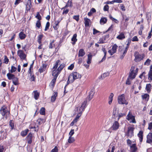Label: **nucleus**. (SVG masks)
<instances>
[{
    "mask_svg": "<svg viewBox=\"0 0 152 152\" xmlns=\"http://www.w3.org/2000/svg\"><path fill=\"white\" fill-rule=\"evenodd\" d=\"M120 127V124L117 121H115L113 123L110 129L112 130L116 131Z\"/></svg>",
    "mask_w": 152,
    "mask_h": 152,
    "instance_id": "nucleus-9",
    "label": "nucleus"
},
{
    "mask_svg": "<svg viewBox=\"0 0 152 152\" xmlns=\"http://www.w3.org/2000/svg\"><path fill=\"white\" fill-rule=\"evenodd\" d=\"M35 17L38 19V20H39L42 19L41 16L40 15L39 12H37V15L35 16Z\"/></svg>",
    "mask_w": 152,
    "mask_h": 152,
    "instance_id": "nucleus-53",
    "label": "nucleus"
},
{
    "mask_svg": "<svg viewBox=\"0 0 152 152\" xmlns=\"http://www.w3.org/2000/svg\"><path fill=\"white\" fill-rule=\"evenodd\" d=\"M151 86L150 83L147 84L145 89L148 93H149L151 91Z\"/></svg>",
    "mask_w": 152,
    "mask_h": 152,
    "instance_id": "nucleus-34",
    "label": "nucleus"
},
{
    "mask_svg": "<svg viewBox=\"0 0 152 152\" xmlns=\"http://www.w3.org/2000/svg\"><path fill=\"white\" fill-rule=\"evenodd\" d=\"M118 47V46L116 44H115L112 47V49L108 51V52L111 56L112 55L116 53Z\"/></svg>",
    "mask_w": 152,
    "mask_h": 152,
    "instance_id": "nucleus-10",
    "label": "nucleus"
},
{
    "mask_svg": "<svg viewBox=\"0 0 152 152\" xmlns=\"http://www.w3.org/2000/svg\"><path fill=\"white\" fill-rule=\"evenodd\" d=\"M81 77V75L76 72H73L71 73L69 77L67 83H72L74 81L77 79L80 78Z\"/></svg>",
    "mask_w": 152,
    "mask_h": 152,
    "instance_id": "nucleus-1",
    "label": "nucleus"
},
{
    "mask_svg": "<svg viewBox=\"0 0 152 152\" xmlns=\"http://www.w3.org/2000/svg\"><path fill=\"white\" fill-rule=\"evenodd\" d=\"M148 79L150 80H152V70H150L148 73Z\"/></svg>",
    "mask_w": 152,
    "mask_h": 152,
    "instance_id": "nucleus-44",
    "label": "nucleus"
},
{
    "mask_svg": "<svg viewBox=\"0 0 152 152\" xmlns=\"http://www.w3.org/2000/svg\"><path fill=\"white\" fill-rule=\"evenodd\" d=\"M85 54V52L83 49H80L79 51L78 56L83 57Z\"/></svg>",
    "mask_w": 152,
    "mask_h": 152,
    "instance_id": "nucleus-22",
    "label": "nucleus"
},
{
    "mask_svg": "<svg viewBox=\"0 0 152 152\" xmlns=\"http://www.w3.org/2000/svg\"><path fill=\"white\" fill-rule=\"evenodd\" d=\"M31 4H30L29 3H27L26 5V9L27 10H29L31 8L30 5Z\"/></svg>",
    "mask_w": 152,
    "mask_h": 152,
    "instance_id": "nucleus-60",
    "label": "nucleus"
},
{
    "mask_svg": "<svg viewBox=\"0 0 152 152\" xmlns=\"http://www.w3.org/2000/svg\"><path fill=\"white\" fill-rule=\"evenodd\" d=\"M17 70V68L15 66H12L11 67V69L10 70V72L11 73H12L15 72Z\"/></svg>",
    "mask_w": 152,
    "mask_h": 152,
    "instance_id": "nucleus-49",
    "label": "nucleus"
},
{
    "mask_svg": "<svg viewBox=\"0 0 152 152\" xmlns=\"http://www.w3.org/2000/svg\"><path fill=\"white\" fill-rule=\"evenodd\" d=\"M134 128L132 127H129L128 130V136L129 137H131L134 135Z\"/></svg>",
    "mask_w": 152,
    "mask_h": 152,
    "instance_id": "nucleus-11",
    "label": "nucleus"
},
{
    "mask_svg": "<svg viewBox=\"0 0 152 152\" xmlns=\"http://www.w3.org/2000/svg\"><path fill=\"white\" fill-rule=\"evenodd\" d=\"M40 113L41 115H45V109L44 107H42L41 108Z\"/></svg>",
    "mask_w": 152,
    "mask_h": 152,
    "instance_id": "nucleus-45",
    "label": "nucleus"
},
{
    "mask_svg": "<svg viewBox=\"0 0 152 152\" xmlns=\"http://www.w3.org/2000/svg\"><path fill=\"white\" fill-rule=\"evenodd\" d=\"M102 50L103 51L104 54V57H103L102 60L99 62L100 63L102 62L103 61H104L106 59V56L107 52L106 50L104 48H102Z\"/></svg>",
    "mask_w": 152,
    "mask_h": 152,
    "instance_id": "nucleus-17",
    "label": "nucleus"
},
{
    "mask_svg": "<svg viewBox=\"0 0 152 152\" xmlns=\"http://www.w3.org/2000/svg\"><path fill=\"white\" fill-rule=\"evenodd\" d=\"M130 80H131L130 78L128 77L126 81V84H127V85L130 84L131 82V81H130Z\"/></svg>",
    "mask_w": 152,
    "mask_h": 152,
    "instance_id": "nucleus-63",
    "label": "nucleus"
},
{
    "mask_svg": "<svg viewBox=\"0 0 152 152\" xmlns=\"http://www.w3.org/2000/svg\"><path fill=\"white\" fill-rule=\"evenodd\" d=\"M109 9V7L108 5H106L104 7L103 10L104 11H108Z\"/></svg>",
    "mask_w": 152,
    "mask_h": 152,
    "instance_id": "nucleus-55",
    "label": "nucleus"
},
{
    "mask_svg": "<svg viewBox=\"0 0 152 152\" xmlns=\"http://www.w3.org/2000/svg\"><path fill=\"white\" fill-rule=\"evenodd\" d=\"M114 94L113 93H111L109 97L108 103L109 104H111L113 99V97L114 96Z\"/></svg>",
    "mask_w": 152,
    "mask_h": 152,
    "instance_id": "nucleus-19",
    "label": "nucleus"
},
{
    "mask_svg": "<svg viewBox=\"0 0 152 152\" xmlns=\"http://www.w3.org/2000/svg\"><path fill=\"white\" fill-rule=\"evenodd\" d=\"M17 54L21 59L26 60V56L22 50H18L17 52Z\"/></svg>",
    "mask_w": 152,
    "mask_h": 152,
    "instance_id": "nucleus-5",
    "label": "nucleus"
},
{
    "mask_svg": "<svg viewBox=\"0 0 152 152\" xmlns=\"http://www.w3.org/2000/svg\"><path fill=\"white\" fill-rule=\"evenodd\" d=\"M47 66V65L44 64H42V65L40 67L39 69V72L40 73H42L45 71Z\"/></svg>",
    "mask_w": 152,
    "mask_h": 152,
    "instance_id": "nucleus-13",
    "label": "nucleus"
},
{
    "mask_svg": "<svg viewBox=\"0 0 152 152\" xmlns=\"http://www.w3.org/2000/svg\"><path fill=\"white\" fill-rule=\"evenodd\" d=\"M148 125V129L151 130L152 129V122H150Z\"/></svg>",
    "mask_w": 152,
    "mask_h": 152,
    "instance_id": "nucleus-61",
    "label": "nucleus"
},
{
    "mask_svg": "<svg viewBox=\"0 0 152 152\" xmlns=\"http://www.w3.org/2000/svg\"><path fill=\"white\" fill-rule=\"evenodd\" d=\"M28 131V129H26L22 131L21 133V135L23 137H25L27 134Z\"/></svg>",
    "mask_w": 152,
    "mask_h": 152,
    "instance_id": "nucleus-32",
    "label": "nucleus"
},
{
    "mask_svg": "<svg viewBox=\"0 0 152 152\" xmlns=\"http://www.w3.org/2000/svg\"><path fill=\"white\" fill-rule=\"evenodd\" d=\"M118 104H128V102L126 100L125 97V95L124 94L119 95L118 98Z\"/></svg>",
    "mask_w": 152,
    "mask_h": 152,
    "instance_id": "nucleus-2",
    "label": "nucleus"
},
{
    "mask_svg": "<svg viewBox=\"0 0 152 152\" xmlns=\"http://www.w3.org/2000/svg\"><path fill=\"white\" fill-rule=\"evenodd\" d=\"M107 21V19L105 18H102L100 20V23L103 25Z\"/></svg>",
    "mask_w": 152,
    "mask_h": 152,
    "instance_id": "nucleus-35",
    "label": "nucleus"
},
{
    "mask_svg": "<svg viewBox=\"0 0 152 152\" xmlns=\"http://www.w3.org/2000/svg\"><path fill=\"white\" fill-rule=\"evenodd\" d=\"M60 22V21L57 20L54 23V26H53V28L55 29H57L58 28V24Z\"/></svg>",
    "mask_w": 152,
    "mask_h": 152,
    "instance_id": "nucleus-30",
    "label": "nucleus"
},
{
    "mask_svg": "<svg viewBox=\"0 0 152 152\" xmlns=\"http://www.w3.org/2000/svg\"><path fill=\"white\" fill-rule=\"evenodd\" d=\"M60 73V72L57 69H53L52 75L54 77H56V78H57Z\"/></svg>",
    "mask_w": 152,
    "mask_h": 152,
    "instance_id": "nucleus-15",
    "label": "nucleus"
},
{
    "mask_svg": "<svg viewBox=\"0 0 152 152\" xmlns=\"http://www.w3.org/2000/svg\"><path fill=\"white\" fill-rule=\"evenodd\" d=\"M1 113L3 116H5L7 118L10 114L9 109L5 106L2 107L0 110Z\"/></svg>",
    "mask_w": 152,
    "mask_h": 152,
    "instance_id": "nucleus-3",
    "label": "nucleus"
},
{
    "mask_svg": "<svg viewBox=\"0 0 152 152\" xmlns=\"http://www.w3.org/2000/svg\"><path fill=\"white\" fill-rule=\"evenodd\" d=\"M60 61L58 60L56 61V64L55 66L53 67V69H56L57 67L58 66V65L60 64Z\"/></svg>",
    "mask_w": 152,
    "mask_h": 152,
    "instance_id": "nucleus-41",
    "label": "nucleus"
},
{
    "mask_svg": "<svg viewBox=\"0 0 152 152\" xmlns=\"http://www.w3.org/2000/svg\"><path fill=\"white\" fill-rule=\"evenodd\" d=\"M43 36L42 34L39 35L38 37V43L40 44L41 42V39L43 37Z\"/></svg>",
    "mask_w": 152,
    "mask_h": 152,
    "instance_id": "nucleus-48",
    "label": "nucleus"
},
{
    "mask_svg": "<svg viewBox=\"0 0 152 152\" xmlns=\"http://www.w3.org/2000/svg\"><path fill=\"white\" fill-rule=\"evenodd\" d=\"M68 6V4H66V5L64 7H63L62 9H63V12L62 13L63 14H66L69 11V10L68 9L65 10L66 7H67Z\"/></svg>",
    "mask_w": 152,
    "mask_h": 152,
    "instance_id": "nucleus-28",
    "label": "nucleus"
},
{
    "mask_svg": "<svg viewBox=\"0 0 152 152\" xmlns=\"http://www.w3.org/2000/svg\"><path fill=\"white\" fill-rule=\"evenodd\" d=\"M32 134L31 133H29L27 137V141L28 143L30 144L32 142Z\"/></svg>",
    "mask_w": 152,
    "mask_h": 152,
    "instance_id": "nucleus-14",
    "label": "nucleus"
},
{
    "mask_svg": "<svg viewBox=\"0 0 152 152\" xmlns=\"http://www.w3.org/2000/svg\"><path fill=\"white\" fill-rule=\"evenodd\" d=\"M73 18L76 20L77 21H78L79 20V16L74 15L73 17Z\"/></svg>",
    "mask_w": 152,
    "mask_h": 152,
    "instance_id": "nucleus-62",
    "label": "nucleus"
},
{
    "mask_svg": "<svg viewBox=\"0 0 152 152\" xmlns=\"http://www.w3.org/2000/svg\"><path fill=\"white\" fill-rule=\"evenodd\" d=\"M109 75V74L108 72L104 73L101 75V77H103V78H104L108 76Z\"/></svg>",
    "mask_w": 152,
    "mask_h": 152,
    "instance_id": "nucleus-59",
    "label": "nucleus"
},
{
    "mask_svg": "<svg viewBox=\"0 0 152 152\" xmlns=\"http://www.w3.org/2000/svg\"><path fill=\"white\" fill-rule=\"evenodd\" d=\"M146 142L151 144L152 143V133L150 132L147 136Z\"/></svg>",
    "mask_w": 152,
    "mask_h": 152,
    "instance_id": "nucleus-12",
    "label": "nucleus"
},
{
    "mask_svg": "<svg viewBox=\"0 0 152 152\" xmlns=\"http://www.w3.org/2000/svg\"><path fill=\"white\" fill-rule=\"evenodd\" d=\"M139 83H139V81H137L135 83H134L132 86L133 89L135 90H137V88L138 86Z\"/></svg>",
    "mask_w": 152,
    "mask_h": 152,
    "instance_id": "nucleus-37",
    "label": "nucleus"
},
{
    "mask_svg": "<svg viewBox=\"0 0 152 152\" xmlns=\"http://www.w3.org/2000/svg\"><path fill=\"white\" fill-rule=\"evenodd\" d=\"M134 56L135 57L134 60L136 62L140 61L144 57L143 55H140L137 52L135 53Z\"/></svg>",
    "mask_w": 152,
    "mask_h": 152,
    "instance_id": "nucleus-7",
    "label": "nucleus"
},
{
    "mask_svg": "<svg viewBox=\"0 0 152 152\" xmlns=\"http://www.w3.org/2000/svg\"><path fill=\"white\" fill-rule=\"evenodd\" d=\"M118 39L122 40L125 38L124 34L123 33H121L119 35L116 37Z\"/></svg>",
    "mask_w": 152,
    "mask_h": 152,
    "instance_id": "nucleus-21",
    "label": "nucleus"
},
{
    "mask_svg": "<svg viewBox=\"0 0 152 152\" xmlns=\"http://www.w3.org/2000/svg\"><path fill=\"white\" fill-rule=\"evenodd\" d=\"M57 96V92H54L53 95L51 96V101L52 102H54L56 99V98Z\"/></svg>",
    "mask_w": 152,
    "mask_h": 152,
    "instance_id": "nucleus-27",
    "label": "nucleus"
},
{
    "mask_svg": "<svg viewBox=\"0 0 152 152\" xmlns=\"http://www.w3.org/2000/svg\"><path fill=\"white\" fill-rule=\"evenodd\" d=\"M132 152H135L137 149L135 144H133L130 147Z\"/></svg>",
    "mask_w": 152,
    "mask_h": 152,
    "instance_id": "nucleus-25",
    "label": "nucleus"
},
{
    "mask_svg": "<svg viewBox=\"0 0 152 152\" xmlns=\"http://www.w3.org/2000/svg\"><path fill=\"white\" fill-rule=\"evenodd\" d=\"M94 94V90L92 89L91 91L88 95L89 100H90L92 98Z\"/></svg>",
    "mask_w": 152,
    "mask_h": 152,
    "instance_id": "nucleus-24",
    "label": "nucleus"
},
{
    "mask_svg": "<svg viewBox=\"0 0 152 152\" xmlns=\"http://www.w3.org/2000/svg\"><path fill=\"white\" fill-rule=\"evenodd\" d=\"M122 17L123 19L125 20V22H127L129 19V17H127L126 15H122Z\"/></svg>",
    "mask_w": 152,
    "mask_h": 152,
    "instance_id": "nucleus-47",
    "label": "nucleus"
},
{
    "mask_svg": "<svg viewBox=\"0 0 152 152\" xmlns=\"http://www.w3.org/2000/svg\"><path fill=\"white\" fill-rule=\"evenodd\" d=\"M74 133V129H71L70 131V132L69 133V135H70V136H71L73 135V134Z\"/></svg>",
    "mask_w": 152,
    "mask_h": 152,
    "instance_id": "nucleus-64",
    "label": "nucleus"
},
{
    "mask_svg": "<svg viewBox=\"0 0 152 152\" xmlns=\"http://www.w3.org/2000/svg\"><path fill=\"white\" fill-rule=\"evenodd\" d=\"M19 37L20 39H23L26 37V35L23 32H20L19 34Z\"/></svg>",
    "mask_w": 152,
    "mask_h": 152,
    "instance_id": "nucleus-23",
    "label": "nucleus"
},
{
    "mask_svg": "<svg viewBox=\"0 0 152 152\" xmlns=\"http://www.w3.org/2000/svg\"><path fill=\"white\" fill-rule=\"evenodd\" d=\"M145 72H143L142 74H141L140 76L139 77L141 79H143V78H144L145 77Z\"/></svg>",
    "mask_w": 152,
    "mask_h": 152,
    "instance_id": "nucleus-57",
    "label": "nucleus"
},
{
    "mask_svg": "<svg viewBox=\"0 0 152 152\" xmlns=\"http://www.w3.org/2000/svg\"><path fill=\"white\" fill-rule=\"evenodd\" d=\"M134 66H132L130 69L131 72L129 74V77L130 78L131 80L134 78L136 75V74L134 72Z\"/></svg>",
    "mask_w": 152,
    "mask_h": 152,
    "instance_id": "nucleus-8",
    "label": "nucleus"
},
{
    "mask_svg": "<svg viewBox=\"0 0 152 152\" xmlns=\"http://www.w3.org/2000/svg\"><path fill=\"white\" fill-rule=\"evenodd\" d=\"M28 77L29 78V80L31 81H34L35 78L34 76V75L33 73L28 74Z\"/></svg>",
    "mask_w": 152,
    "mask_h": 152,
    "instance_id": "nucleus-18",
    "label": "nucleus"
},
{
    "mask_svg": "<svg viewBox=\"0 0 152 152\" xmlns=\"http://www.w3.org/2000/svg\"><path fill=\"white\" fill-rule=\"evenodd\" d=\"M149 97V95L147 94H145L142 95V97L143 99H145L146 100L148 101Z\"/></svg>",
    "mask_w": 152,
    "mask_h": 152,
    "instance_id": "nucleus-39",
    "label": "nucleus"
},
{
    "mask_svg": "<svg viewBox=\"0 0 152 152\" xmlns=\"http://www.w3.org/2000/svg\"><path fill=\"white\" fill-rule=\"evenodd\" d=\"M75 112H76L77 113V115H76V116L75 118L78 119L79 117L80 116L82 113H79L78 108V107H77L75 108Z\"/></svg>",
    "mask_w": 152,
    "mask_h": 152,
    "instance_id": "nucleus-26",
    "label": "nucleus"
},
{
    "mask_svg": "<svg viewBox=\"0 0 152 152\" xmlns=\"http://www.w3.org/2000/svg\"><path fill=\"white\" fill-rule=\"evenodd\" d=\"M92 56L91 53L88 55V58L87 61V62L88 64H89L91 63V61L92 59Z\"/></svg>",
    "mask_w": 152,
    "mask_h": 152,
    "instance_id": "nucleus-31",
    "label": "nucleus"
},
{
    "mask_svg": "<svg viewBox=\"0 0 152 152\" xmlns=\"http://www.w3.org/2000/svg\"><path fill=\"white\" fill-rule=\"evenodd\" d=\"M9 60L6 56H4V63L6 64H7L8 63Z\"/></svg>",
    "mask_w": 152,
    "mask_h": 152,
    "instance_id": "nucleus-58",
    "label": "nucleus"
},
{
    "mask_svg": "<svg viewBox=\"0 0 152 152\" xmlns=\"http://www.w3.org/2000/svg\"><path fill=\"white\" fill-rule=\"evenodd\" d=\"M33 93L34 94V97L36 100H37L39 96V93L37 92V91H34Z\"/></svg>",
    "mask_w": 152,
    "mask_h": 152,
    "instance_id": "nucleus-33",
    "label": "nucleus"
},
{
    "mask_svg": "<svg viewBox=\"0 0 152 152\" xmlns=\"http://www.w3.org/2000/svg\"><path fill=\"white\" fill-rule=\"evenodd\" d=\"M126 115V113H120L118 115V120L121 117H123L124 116H125Z\"/></svg>",
    "mask_w": 152,
    "mask_h": 152,
    "instance_id": "nucleus-50",
    "label": "nucleus"
},
{
    "mask_svg": "<svg viewBox=\"0 0 152 152\" xmlns=\"http://www.w3.org/2000/svg\"><path fill=\"white\" fill-rule=\"evenodd\" d=\"M143 132L142 131H140L137 134L139 138L140 142H141L143 140Z\"/></svg>",
    "mask_w": 152,
    "mask_h": 152,
    "instance_id": "nucleus-20",
    "label": "nucleus"
},
{
    "mask_svg": "<svg viewBox=\"0 0 152 152\" xmlns=\"http://www.w3.org/2000/svg\"><path fill=\"white\" fill-rule=\"evenodd\" d=\"M54 42V40H52L50 43L49 48L50 49H52L55 47V44H53Z\"/></svg>",
    "mask_w": 152,
    "mask_h": 152,
    "instance_id": "nucleus-38",
    "label": "nucleus"
},
{
    "mask_svg": "<svg viewBox=\"0 0 152 152\" xmlns=\"http://www.w3.org/2000/svg\"><path fill=\"white\" fill-rule=\"evenodd\" d=\"M7 76L10 80H13L15 77L14 75L9 73L7 74Z\"/></svg>",
    "mask_w": 152,
    "mask_h": 152,
    "instance_id": "nucleus-36",
    "label": "nucleus"
},
{
    "mask_svg": "<svg viewBox=\"0 0 152 152\" xmlns=\"http://www.w3.org/2000/svg\"><path fill=\"white\" fill-rule=\"evenodd\" d=\"M65 66L64 64H61L60 66L58 68L57 70L60 72Z\"/></svg>",
    "mask_w": 152,
    "mask_h": 152,
    "instance_id": "nucleus-42",
    "label": "nucleus"
},
{
    "mask_svg": "<svg viewBox=\"0 0 152 152\" xmlns=\"http://www.w3.org/2000/svg\"><path fill=\"white\" fill-rule=\"evenodd\" d=\"M151 61V60L149 59H147L146 61L144 63V64L145 65H147V66L149 65L150 64Z\"/></svg>",
    "mask_w": 152,
    "mask_h": 152,
    "instance_id": "nucleus-56",
    "label": "nucleus"
},
{
    "mask_svg": "<svg viewBox=\"0 0 152 152\" xmlns=\"http://www.w3.org/2000/svg\"><path fill=\"white\" fill-rule=\"evenodd\" d=\"M50 25V23L49 22H48L46 24L45 28V31H46Z\"/></svg>",
    "mask_w": 152,
    "mask_h": 152,
    "instance_id": "nucleus-54",
    "label": "nucleus"
},
{
    "mask_svg": "<svg viewBox=\"0 0 152 152\" xmlns=\"http://www.w3.org/2000/svg\"><path fill=\"white\" fill-rule=\"evenodd\" d=\"M77 34H75L73 35V37L71 39V40L72 42V43L73 45H74L75 44L76 42L77 41Z\"/></svg>",
    "mask_w": 152,
    "mask_h": 152,
    "instance_id": "nucleus-16",
    "label": "nucleus"
},
{
    "mask_svg": "<svg viewBox=\"0 0 152 152\" xmlns=\"http://www.w3.org/2000/svg\"><path fill=\"white\" fill-rule=\"evenodd\" d=\"M18 79L16 77H15L13 80H12V82L15 85H18Z\"/></svg>",
    "mask_w": 152,
    "mask_h": 152,
    "instance_id": "nucleus-40",
    "label": "nucleus"
},
{
    "mask_svg": "<svg viewBox=\"0 0 152 152\" xmlns=\"http://www.w3.org/2000/svg\"><path fill=\"white\" fill-rule=\"evenodd\" d=\"M36 26L38 28H40L41 26V24L40 21L39 20H38L37 21Z\"/></svg>",
    "mask_w": 152,
    "mask_h": 152,
    "instance_id": "nucleus-52",
    "label": "nucleus"
},
{
    "mask_svg": "<svg viewBox=\"0 0 152 152\" xmlns=\"http://www.w3.org/2000/svg\"><path fill=\"white\" fill-rule=\"evenodd\" d=\"M84 20L85 26H89L90 24V20L87 18H85Z\"/></svg>",
    "mask_w": 152,
    "mask_h": 152,
    "instance_id": "nucleus-29",
    "label": "nucleus"
},
{
    "mask_svg": "<svg viewBox=\"0 0 152 152\" xmlns=\"http://www.w3.org/2000/svg\"><path fill=\"white\" fill-rule=\"evenodd\" d=\"M37 121L39 124H41L42 123H43L45 121L44 119L41 118L38 119Z\"/></svg>",
    "mask_w": 152,
    "mask_h": 152,
    "instance_id": "nucleus-51",
    "label": "nucleus"
},
{
    "mask_svg": "<svg viewBox=\"0 0 152 152\" xmlns=\"http://www.w3.org/2000/svg\"><path fill=\"white\" fill-rule=\"evenodd\" d=\"M74 138L71 136H69L68 139V142L69 143H72L75 141Z\"/></svg>",
    "mask_w": 152,
    "mask_h": 152,
    "instance_id": "nucleus-43",
    "label": "nucleus"
},
{
    "mask_svg": "<svg viewBox=\"0 0 152 152\" xmlns=\"http://www.w3.org/2000/svg\"><path fill=\"white\" fill-rule=\"evenodd\" d=\"M87 101L85 100L82 103L81 106L78 108L79 113H82L85 110L87 106Z\"/></svg>",
    "mask_w": 152,
    "mask_h": 152,
    "instance_id": "nucleus-6",
    "label": "nucleus"
},
{
    "mask_svg": "<svg viewBox=\"0 0 152 152\" xmlns=\"http://www.w3.org/2000/svg\"><path fill=\"white\" fill-rule=\"evenodd\" d=\"M126 119L130 121V122L135 123L136 122L135 119V117L132 115V113L129 112L126 116Z\"/></svg>",
    "mask_w": 152,
    "mask_h": 152,
    "instance_id": "nucleus-4",
    "label": "nucleus"
},
{
    "mask_svg": "<svg viewBox=\"0 0 152 152\" xmlns=\"http://www.w3.org/2000/svg\"><path fill=\"white\" fill-rule=\"evenodd\" d=\"M105 38L104 37L101 38L99 39L98 42L99 43H103L105 42Z\"/></svg>",
    "mask_w": 152,
    "mask_h": 152,
    "instance_id": "nucleus-46",
    "label": "nucleus"
}]
</instances>
